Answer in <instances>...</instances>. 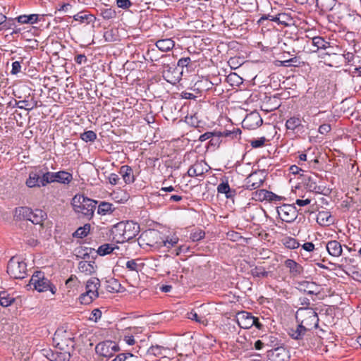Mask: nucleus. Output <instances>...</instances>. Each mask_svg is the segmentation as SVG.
<instances>
[{"instance_id": "f257e3e1", "label": "nucleus", "mask_w": 361, "mask_h": 361, "mask_svg": "<svg viewBox=\"0 0 361 361\" xmlns=\"http://www.w3.org/2000/svg\"><path fill=\"white\" fill-rule=\"evenodd\" d=\"M97 204V201L80 194L75 195L71 200L74 212L80 214V217L82 216L87 220L92 219Z\"/></svg>"}, {"instance_id": "f03ea898", "label": "nucleus", "mask_w": 361, "mask_h": 361, "mask_svg": "<svg viewBox=\"0 0 361 361\" xmlns=\"http://www.w3.org/2000/svg\"><path fill=\"white\" fill-rule=\"evenodd\" d=\"M28 286H32L34 289L39 293L50 290L54 295L56 292V287L44 276V273L41 271L34 272Z\"/></svg>"}, {"instance_id": "7ed1b4c3", "label": "nucleus", "mask_w": 361, "mask_h": 361, "mask_svg": "<svg viewBox=\"0 0 361 361\" xmlns=\"http://www.w3.org/2000/svg\"><path fill=\"white\" fill-rule=\"evenodd\" d=\"M53 341L56 347L61 350L73 352L75 348V338L71 332L57 329L54 335Z\"/></svg>"}, {"instance_id": "20e7f679", "label": "nucleus", "mask_w": 361, "mask_h": 361, "mask_svg": "<svg viewBox=\"0 0 361 361\" xmlns=\"http://www.w3.org/2000/svg\"><path fill=\"white\" fill-rule=\"evenodd\" d=\"M42 184L46 185L52 183L67 185L73 180V175L66 171L50 172L49 171V169L44 166V173L42 174Z\"/></svg>"}, {"instance_id": "39448f33", "label": "nucleus", "mask_w": 361, "mask_h": 361, "mask_svg": "<svg viewBox=\"0 0 361 361\" xmlns=\"http://www.w3.org/2000/svg\"><path fill=\"white\" fill-rule=\"evenodd\" d=\"M27 264L17 256L12 257L7 265L8 274L16 279H23L27 276Z\"/></svg>"}, {"instance_id": "423d86ee", "label": "nucleus", "mask_w": 361, "mask_h": 361, "mask_svg": "<svg viewBox=\"0 0 361 361\" xmlns=\"http://www.w3.org/2000/svg\"><path fill=\"white\" fill-rule=\"evenodd\" d=\"M297 314H300L302 319H299V322L312 334L313 329H317L319 326V317L316 312L312 308H299Z\"/></svg>"}, {"instance_id": "0eeeda50", "label": "nucleus", "mask_w": 361, "mask_h": 361, "mask_svg": "<svg viewBox=\"0 0 361 361\" xmlns=\"http://www.w3.org/2000/svg\"><path fill=\"white\" fill-rule=\"evenodd\" d=\"M161 234L159 231L155 230H149L148 231H146L145 233H142L141 237L145 236L149 237L152 239H158L159 238L161 240L158 241H154L153 240H149L148 242H147V245L150 247H159L160 246H164L168 248H170L175 245H176L178 242V238L177 237H173L170 240L166 239L164 240L161 238Z\"/></svg>"}, {"instance_id": "6e6552de", "label": "nucleus", "mask_w": 361, "mask_h": 361, "mask_svg": "<svg viewBox=\"0 0 361 361\" xmlns=\"http://www.w3.org/2000/svg\"><path fill=\"white\" fill-rule=\"evenodd\" d=\"M297 324L289 327L287 330L288 335L293 340H295L301 345H305V340L310 337L311 334L299 322L298 314L295 317Z\"/></svg>"}, {"instance_id": "1a4fd4ad", "label": "nucleus", "mask_w": 361, "mask_h": 361, "mask_svg": "<svg viewBox=\"0 0 361 361\" xmlns=\"http://www.w3.org/2000/svg\"><path fill=\"white\" fill-rule=\"evenodd\" d=\"M119 350L118 345L110 340L100 342L95 347V352L97 355L109 358L111 357L116 352Z\"/></svg>"}, {"instance_id": "9d476101", "label": "nucleus", "mask_w": 361, "mask_h": 361, "mask_svg": "<svg viewBox=\"0 0 361 361\" xmlns=\"http://www.w3.org/2000/svg\"><path fill=\"white\" fill-rule=\"evenodd\" d=\"M276 211L281 219L286 223H293L298 215V211L294 204H283L277 207Z\"/></svg>"}, {"instance_id": "9b49d317", "label": "nucleus", "mask_w": 361, "mask_h": 361, "mask_svg": "<svg viewBox=\"0 0 361 361\" xmlns=\"http://www.w3.org/2000/svg\"><path fill=\"white\" fill-rule=\"evenodd\" d=\"M43 173H44V167L35 168L34 170L30 171L28 178L25 181V185L28 188H40L46 186V185L42 184Z\"/></svg>"}, {"instance_id": "f8f14e48", "label": "nucleus", "mask_w": 361, "mask_h": 361, "mask_svg": "<svg viewBox=\"0 0 361 361\" xmlns=\"http://www.w3.org/2000/svg\"><path fill=\"white\" fill-rule=\"evenodd\" d=\"M163 77L168 82L171 84H176L179 82L180 77L183 75V71H180L175 65L171 66L169 64L163 65Z\"/></svg>"}, {"instance_id": "ddd939ff", "label": "nucleus", "mask_w": 361, "mask_h": 361, "mask_svg": "<svg viewBox=\"0 0 361 361\" xmlns=\"http://www.w3.org/2000/svg\"><path fill=\"white\" fill-rule=\"evenodd\" d=\"M267 357L270 361H290V352L284 345L268 350Z\"/></svg>"}, {"instance_id": "4468645a", "label": "nucleus", "mask_w": 361, "mask_h": 361, "mask_svg": "<svg viewBox=\"0 0 361 361\" xmlns=\"http://www.w3.org/2000/svg\"><path fill=\"white\" fill-rule=\"evenodd\" d=\"M264 178L259 176L257 171L251 173L245 179L243 188L245 190H253L261 187Z\"/></svg>"}, {"instance_id": "2eb2a0df", "label": "nucleus", "mask_w": 361, "mask_h": 361, "mask_svg": "<svg viewBox=\"0 0 361 361\" xmlns=\"http://www.w3.org/2000/svg\"><path fill=\"white\" fill-rule=\"evenodd\" d=\"M302 118L299 116L290 117L286 122L287 130H292L295 134H302L305 132V126L302 123Z\"/></svg>"}, {"instance_id": "dca6fc26", "label": "nucleus", "mask_w": 361, "mask_h": 361, "mask_svg": "<svg viewBox=\"0 0 361 361\" xmlns=\"http://www.w3.org/2000/svg\"><path fill=\"white\" fill-rule=\"evenodd\" d=\"M123 229L125 230L124 239L130 241L134 239L140 232V225L133 221L124 222Z\"/></svg>"}, {"instance_id": "f3484780", "label": "nucleus", "mask_w": 361, "mask_h": 361, "mask_svg": "<svg viewBox=\"0 0 361 361\" xmlns=\"http://www.w3.org/2000/svg\"><path fill=\"white\" fill-rule=\"evenodd\" d=\"M263 123L262 118L258 113L252 112L248 114L243 121V127L247 128H256Z\"/></svg>"}, {"instance_id": "a211bd4d", "label": "nucleus", "mask_w": 361, "mask_h": 361, "mask_svg": "<svg viewBox=\"0 0 361 361\" xmlns=\"http://www.w3.org/2000/svg\"><path fill=\"white\" fill-rule=\"evenodd\" d=\"M298 289L300 292L305 293L308 295H317L319 293L318 285L313 281H298Z\"/></svg>"}, {"instance_id": "6ab92c4d", "label": "nucleus", "mask_w": 361, "mask_h": 361, "mask_svg": "<svg viewBox=\"0 0 361 361\" xmlns=\"http://www.w3.org/2000/svg\"><path fill=\"white\" fill-rule=\"evenodd\" d=\"M284 265L289 269L290 277L295 278L301 276L304 272L303 267L293 259H287Z\"/></svg>"}, {"instance_id": "aec40b11", "label": "nucleus", "mask_w": 361, "mask_h": 361, "mask_svg": "<svg viewBox=\"0 0 361 361\" xmlns=\"http://www.w3.org/2000/svg\"><path fill=\"white\" fill-rule=\"evenodd\" d=\"M32 209L28 207H19L15 209L16 221H30Z\"/></svg>"}, {"instance_id": "412c9836", "label": "nucleus", "mask_w": 361, "mask_h": 361, "mask_svg": "<svg viewBox=\"0 0 361 361\" xmlns=\"http://www.w3.org/2000/svg\"><path fill=\"white\" fill-rule=\"evenodd\" d=\"M312 44L314 47V49H311L312 52H317L319 49L326 50L328 49H332L331 42H327L324 37L320 36L314 37L312 39Z\"/></svg>"}, {"instance_id": "4be33fe9", "label": "nucleus", "mask_w": 361, "mask_h": 361, "mask_svg": "<svg viewBox=\"0 0 361 361\" xmlns=\"http://www.w3.org/2000/svg\"><path fill=\"white\" fill-rule=\"evenodd\" d=\"M326 250L332 257H338L341 256L343 249L341 243L337 240H330L326 243Z\"/></svg>"}, {"instance_id": "5701e85b", "label": "nucleus", "mask_w": 361, "mask_h": 361, "mask_svg": "<svg viewBox=\"0 0 361 361\" xmlns=\"http://www.w3.org/2000/svg\"><path fill=\"white\" fill-rule=\"evenodd\" d=\"M100 286V281L97 277L90 278L86 283V292L92 294V297H98V289Z\"/></svg>"}, {"instance_id": "b1692460", "label": "nucleus", "mask_w": 361, "mask_h": 361, "mask_svg": "<svg viewBox=\"0 0 361 361\" xmlns=\"http://www.w3.org/2000/svg\"><path fill=\"white\" fill-rule=\"evenodd\" d=\"M217 192L218 193L224 194L227 199H231L236 195L235 190L230 188L227 178L225 180H223L217 186Z\"/></svg>"}, {"instance_id": "393cba45", "label": "nucleus", "mask_w": 361, "mask_h": 361, "mask_svg": "<svg viewBox=\"0 0 361 361\" xmlns=\"http://www.w3.org/2000/svg\"><path fill=\"white\" fill-rule=\"evenodd\" d=\"M119 173L122 176L126 184H130L135 181V176L133 169L128 165H123L120 168Z\"/></svg>"}, {"instance_id": "a878e982", "label": "nucleus", "mask_w": 361, "mask_h": 361, "mask_svg": "<svg viewBox=\"0 0 361 361\" xmlns=\"http://www.w3.org/2000/svg\"><path fill=\"white\" fill-rule=\"evenodd\" d=\"M43 16L39 14L20 15L16 18L17 22L20 24L33 25L38 23Z\"/></svg>"}, {"instance_id": "bb28decb", "label": "nucleus", "mask_w": 361, "mask_h": 361, "mask_svg": "<svg viewBox=\"0 0 361 361\" xmlns=\"http://www.w3.org/2000/svg\"><path fill=\"white\" fill-rule=\"evenodd\" d=\"M47 219V213L39 209H36L32 211L30 221L33 224H40L43 226V222Z\"/></svg>"}, {"instance_id": "cd10ccee", "label": "nucleus", "mask_w": 361, "mask_h": 361, "mask_svg": "<svg viewBox=\"0 0 361 361\" xmlns=\"http://www.w3.org/2000/svg\"><path fill=\"white\" fill-rule=\"evenodd\" d=\"M262 338L267 345L273 347L274 348H279V346L284 345L282 341L279 339L276 334H265L262 336Z\"/></svg>"}, {"instance_id": "c85d7f7f", "label": "nucleus", "mask_w": 361, "mask_h": 361, "mask_svg": "<svg viewBox=\"0 0 361 361\" xmlns=\"http://www.w3.org/2000/svg\"><path fill=\"white\" fill-rule=\"evenodd\" d=\"M336 0H316V7L322 13L332 11L336 5Z\"/></svg>"}, {"instance_id": "c756f323", "label": "nucleus", "mask_w": 361, "mask_h": 361, "mask_svg": "<svg viewBox=\"0 0 361 361\" xmlns=\"http://www.w3.org/2000/svg\"><path fill=\"white\" fill-rule=\"evenodd\" d=\"M155 45L160 51L166 52L174 47L175 42L171 38H166L157 41Z\"/></svg>"}, {"instance_id": "7c9ffc66", "label": "nucleus", "mask_w": 361, "mask_h": 361, "mask_svg": "<svg viewBox=\"0 0 361 361\" xmlns=\"http://www.w3.org/2000/svg\"><path fill=\"white\" fill-rule=\"evenodd\" d=\"M94 259L90 260L89 262L87 261H80L78 263V269L85 274L90 275L95 272L96 267L94 266Z\"/></svg>"}, {"instance_id": "2f4dec72", "label": "nucleus", "mask_w": 361, "mask_h": 361, "mask_svg": "<svg viewBox=\"0 0 361 361\" xmlns=\"http://www.w3.org/2000/svg\"><path fill=\"white\" fill-rule=\"evenodd\" d=\"M73 19L81 23L90 24L94 22L96 18L94 15L87 13V11H81L74 15Z\"/></svg>"}, {"instance_id": "473e14b6", "label": "nucleus", "mask_w": 361, "mask_h": 361, "mask_svg": "<svg viewBox=\"0 0 361 361\" xmlns=\"http://www.w3.org/2000/svg\"><path fill=\"white\" fill-rule=\"evenodd\" d=\"M116 248L118 249V247L113 244H103L98 247V250L96 251V255L94 256H92V259H94L97 255H99L100 256H105L111 254Z\"/></svg>"}, {"instance_id": "72a5a7b5", "label": "nucleus", "mask_w": 361, "mask_h": 361, "mask_svg": "<svg viewBox=\"0 0 361 361\" xmlns=\"http://www.w3.org/2000/svg\"><path fill=\"white\" fill-rule=\"evenodd\" d=\"M204 173V168L202 163L196 162L188 170L187 174L190 177L202 176Z\"/></svg>"}, {"instance_id": "f704fd0d", "label": "nucleus", "mask_w": 361, "mask_h": 361, "mask_svg": "<svg viewBox=\"0 0 361 361\" xmlns=\"http://www.w3.org/2000/svg\"><path fill=\"white\" fill-rule=\"evenodd\" d=\"M213 86L214 83L207 78H202L195 84V87L200 92L210 90L213 88Z\"/></svg>"}, {"instance_id": "c9c22d12", "label": "nucleus", "mask_w": 361, "mask_h": 361, "mask_svg": "<svg viewBox=\"0 0 361 361\" xmlns=\"http://www.w3.org/2000/svg\"><path fill=\"white\" fill-rule=\"evenodd\" d=\"M115 210L113 204L107 202H101L98 205L97 213L100 215L111 214Z\"/></svg>"}, {"instance_id": "e433bc0d", "label": "nucleus", "mask_w": 361, "mask_h": 361, "mask_svg": "<svg viewBox=\"0 0 361 361\" xmlns=\"http://www.w3.org/2000/svg\"><path fill=\"white\" fill-rule=\"evenodd\" d=\"M185 122L190 126L197 128L200 132L202 131L200 128H203L204 123L199 120L197 114H195L190 116H186Z\"/></svg>"}, {"instance_id": "4c0bfd02", "label": "nucleus", "mask_w": 361, "mask_h": 361, "mask_svg": "<svg viewBox=\"0 0 361 361\" xmlns=\"http://www.w3.org/2000/svg\"><path fill=\"white\" fill-rule=\"evenodd\" d=\"M71 351L61 350V352H56V353H51V361H69L71 358Z\"/></svg>"}, {"instance_id": "58836bf2", "label": "nucleus", "mask_w": 361, "mask_h": 361, "mask_svg": "<svg viewBox=\"0 0 361 361\" xmlns=\"http://www.w3.org/2000/svg\"><path fill=\"white\" fill-rule=\"evenodd\" d=\"M279 66L283 67H300L302 62L300 59L297 56H294L287 60L278 61Z\"/></svg>"}, {"instance_id": "ea45409f", "label": "nucleus", "mask_w": 361, "mask_h": 361, "mask_svg": "<svg viewBox=\"0 0 361 361\" xmlns=\"http://www.w3.org/2000/svg\"><path fill=\"white\" fill-rule=\"evenodd\" d=\"M123 226L124 221H121L114 225L113 227L112 233L115 235L116 237L118 236L120 238V240H118V242H125V230L123 229Z\"/></svg>"}, {"instance_id": "a19ab883", "label": "nucleus", "mask_w": 361, "mask_h": 361, "mask_svg": "<svg viewBox=\"0 0 361 361\" xmlns=\"http://www.w3.org/2000/svg\"><path fill=\"white\" fill-rule=\"evenodd\" d=\"M91 226L90 224H85L83 226L79 227L73 233V237L77 238H83L86 237L90 231Z\"/></svg>"}, {"instance_id": "79ce46f5", "label": "nucleus", "mask_w": 361, "mask_h": 361, "mask_svg": "<svg viewBox=\"0 0 361 361\" xmlns=\"http://www.w3.org/2000/svg\"><path fill=\"white\" fill-rule=\"evenodd\" d=\"M241 130L238 128H233L232 130H226L221 132V135L223 137H229L231 140L240 139Z\"/></svg>"}, {"instance_id": "37998d69", "label": "nucleus", "mask_w": 361, "mask_h": 361, "mask_svg": "<svg viewBox=\"0 0 361 361\" xmlns=\"http://www.w3.org/2000/svg\"><path fill=\"white\" fill-rule=\"evenodd\" d=\"M292 18L290 16L285 13H276V18H275V23L278 25H282L284 26H288L290 23Z\"/></svg>"}, {"instance_id": "c03bdc74", "label": "nucleus", "mask_w": 361, "mask_h": 361, "mask_svg": "<svg viewBox=\"0 0 361 361\" xmlns=\"http://www.w3.org/2000/svg\"><path fill=\"white\" fill-rule=\"evenodd\" d=\"M177 67L183 71V68H185L187 71H190L193 68V63L190 57H183L178 61Z\"/></svg>"}, {"instance_id": "a18cd8bd", "label": "nucleus", "mask_w": 361, "mask_h": 361, "mask_svg": "<svg viewBox=\"0 0 361 361\" xmlns=\"http://www.w3.org/2000/svg\"><path fill=\"white\" fill-rule=\"evenodd\" d=\"M246 315H248L247 317H250L248 319L249 322H247L245 324V329L252 327V326H255L257 329L261 330L263 329L264 326L263 324L259 322V319L257 317L253 316L252 314H245Z\"/></svg>"}, {"instance_id": "49530a36", "label": "nucleus", "mask_w": 361, "mask_h": 361, "mask_svg": "<svg viewBox=\"0 0 361 361\" xmlns=\"http://www.w3.org/2000/svg\"><path fill=\"white\" fill-rule=\"evenodd\" d=\"M251 275L255 278H267L269 272L267 271L263 267H255L250 271Z\"/></svg>"}, {"instance_id": "de8ad7c7", "label": "nucleus", "mask_w": 361, "mask_h": 361, "mask_svg": "<svg viewBox=\"0 0 361 361\" xmlns=\"http://www.w3.org/2000/svg\"><path fill=\"white\" fill-rule=\"evenodd\" d=\"M0 298L2 300V307H7L11 305L16 300L15 298L8 294L6 291L0 292Z\"/></svg>"}, {"instance_id": "09e8293b", "label": "nucleus", "mask_w": 361, "mask_h": 361, "mask_svg": "<svg viewBox=\"0 0 361 361\" xmlns=\"http://www.w3.org/2000/svg\"><path fill=\"white\" fill-rule=\"evenodd\" d=\"M99 11L100 16L104 20H111L116 17V12L112 8H102Z\"/></svg>"}, {"instance_id": "8fccbe9b", "label": "nucleus", "mask_w": 361, "mask_h": 361, "mask_svg": "<svg viewBox=\"0 0 361 361\" xmlns=\"http://www.w3.org/2000/svg\"><path fill=\"white\" fill-rule=\"evenodd\" d=\"M106 290L111 293L118 292L122 287L121 284L117 279H111L107 281Z\"/></svg>"}, {"instance_id": "3c124183", "label": "nucleus", "mask_w": 361, "mask_h": 361, "mask_svg": "<svg viewBox=\"0 0 361 361\" xmlns=\"http://www.w3.org/2000/svg\"><path fill=\"white\" fill-rule=\"evenodd\" d=\"M97 134L93 130H87L81 133L80 138L85 142H93L97 140Z\"/></svg>"}, {"instance_id": "603ef678", "label": "nucleus", "mask_w": 361, "mask_h": 361, "mask_svg": "<svg viewBox=\"0 0 361 361\" xmlns=\"http://www.w3.org/2000/svg\"><path fill=\"white\" fill-rule=\"evenodd\" d=\"M188 318L192 320H195L196 322L207 326L208 324L207 319L204 317H200L197 313L193 310L188 313Z\"/></svg>"}, {"instance_id": "864d4df0", "label": "nucleus", "mask_w": 361, "mask_h": 361, "mask_svg": "<svg viewBox=\"0 0 361 361\" xmlns=\"http://www.w3.org/2000/svg\"><path fill=\"white\" fill-rule=\"evenodd\" d=\"M214 136L211 137L209 143L211 146L219 147L221 142V137H223L221 135V132L214 130Z\"/></svg>"}, {"instance_id": "5fc2aeb1", "label": "nucleus", "mask_w": 361, "mask_h": 361, "mask_svg": "<svg viewBox=\"0 0 361 361\" xmlns=\"http://www.w3.org/2000/svg\"><path fill=\"white\" fill-rule=\"evenodd\" d=\"M128 358L130 360L128 361H136L138 359V357L135 356L133 354L127 353L118 354L112 361H126Z\"/></svg>"}, {"instance_id": "6e6d98bb", "label": "nucleus", "mask_w": 361, "mask_h": 361, "mask_svg": "<svg viewBox=\"0 0 361 361\" xmlns=\"http://www.w3.org/2000/svg\"><path fill=\"white\" fill-rule=\"evenodd\" d=\"M305 180V188L307 189L309 191L312 192L313 189H315L316 188V179L314 177H312L311 176H305L304 178Z\"/></svg>"}, {"instance_id": "4d7b16f0", "label": "nucleus", "mask_w": 361, "mask_h": 361, "mask_svg": "<svg viewBox=\"0 0 361 361\" xmlns=\"http://www.w3.org/2000/svg\"><path fill=\"white\" fill-rule=\"evenodd\" d=\"M8 105L12 107H18L21 109H25L27 111L32 110L34 107L28 108L27 106H28V102L26 100H21V101H17L14 100V102H10L8 103Z\"/></svg>"}, {"instance_id": "13d9d810", "label": "nucleus", "mask_w": 361, "mask_h": 361, "mask_svg": "<svg viewBox=\"0 0 361 361\" xmlns=\"http://www.w3.org/2000/svg\"><path fill=\"white\" fill-rule=\"evenodd\" d=\"M205 236V232L202 229H196L192 231L190 235V238L193 242H197L203 239Z\"/></svg>"}, {"instance_id": "bf43d9fd", "label": "nucleus", "mask_w": 361, "mask_h": 361, "mask_svg": "<svg viewBox=\"0 0 361 361\" xmlns=\"http://www.w3.org/2000/svg\"><path fill=\"white\" fill-rule=\"evenodd\" d=\"M283 245L288 249H295L299 247L300 243L293 238L288 237L283 240Z\"/></svg>"}, {"instance_id": "052dcab7", "label": "nucleus", "mask_w": 361, "mask_h": 361, "mask_svg": "<svg viewBox=\"0 0 361 361\" xmlns=\"http://www.w3.org/2000/svg\"><path fill=\"white\" fill-rule=\"evenodd\" d=\"M162 198L165 202H180L183 200V196L179 195L178 192L175 194H166L162 195Z\"/></svg>"}, {"instance_id": "680f3d73", "label": "nucleus", "mask_w": 361, "mask_h": 361, "mask_svg": "<svg viewBox=\"0 0 361 361\" xmlns=\"http://www.w3.org/2000/svg\"><path fill=\"white\" fill-rule=\"evenodd\" d=\"M267 190L261 189L253 193V199L257 201L263 202L267 200Z\"/></svg>"}, {"instance_id": "e2e57ef3", "label": "nucleus", "mask_w": 361, "mask_h": 361, "mask_svg": "<svg viewBox=\"0 0 361 361\" xmlns=\"http://www.w3.org/2000/svg\"><path fill=\"white\" fill-rule=\"evenodd\" d=\"M78 253L80 255V257L82 259H90V255L92 253H94L96 255V250L93 248L90 247H84L81 248V250L78 252Z\"/></svg>"}, {"instance_id": "0e129e2a", "label": "nucleus", "mask_w": 361, "mask_h": 361, "mask_svg": "<svg viewBox=\"0 0 361 361\" xmlns=\"http://www.w3.org/2000/svg\"><path fill=\"white\" fill-rule=\"evenodd\" d=\"M166 350V348L161 345H152L151 346L148 350V354L153 355L154 356H159L162 355V350Z\"/></svg>"}, {"instance_id": "69168bd1", "label": "nucleus", "mask_w": 361, "mask_h": 361, "mask_svg": "<svg viewBox=\"0 0 361 361\" xmlns=\"http://www.w3.org/2000/svg\"><path fill=\"white\" fill-rule=\"evenodd\" d=\"M91 295L92 294H90L87 292H85V293L81 294L79 298L80 303L83 304V305H89L92 302V300L94 299L97 298V297H92Z\"/></svg>"}, {"instance_id": "338daca9", "label": "nucleus", "mask_w": 361, "mask_h": 361, "mask_svg": "<svg viewBox=\"0 0 361 361\" xmlns=\"http://www.w3.org/2000/svg\"><path fill=\"white\" fill-rule=\"evenodd\" d=\"M276 18V14L274 13L273 11L271 13L268 14L262 15L260 18L258 20L257 23L260 25H264V22L266 20H270L275 22V18Z\"/></svg>"}, {"instance_id": "774afa93", "label": "nucleus", "mask_w": 361, "mask_h": 361, "mask_svg": "<svg viewBox=\"0 0 361 361\" xmlns=\"http://www.w3.org/2000/svg\"><path fill=\"white\" fill-rule=\"evenodd\" d=\"M266 140H267L264 137H262L258 139L250 140V143L252 148H259L264 145Z\"/></svg>"}]
</instances>
